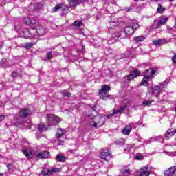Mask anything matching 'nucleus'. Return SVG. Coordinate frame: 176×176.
Returning <instances> with one entry per match:
<instances>
[{"label": "nucleus", "mask_w": 176, "mask_h": 176, "mask_svg": "<svg viewBox=\"0 0 176 176\" xmlns=\"http://www.w3.org/2000/svg\"><path fill=\"white\" fill-rule=\"evenodd\" d=\"M7 168L9 170H12V164H7Z\"/></svg>", "instance_id": "5fc2aeb1"}, {"label": "nucleus", "mask_w": 176, "mask_h": 176, "mask_svg": "<svg viewBox=\"0 0 176 176\" xmlns=\"http://www.w3.org/2000/svg\"><path fill=\"white\" fill-rule=\"evenodd\" d=\"M47 157H50V153L46 151H42L37 155L38 160L40 159H47Z\"/></svg>", "instance_id": "f8f14e48"}, {"label": "nucleus", "mask_w": 176, "mask_h": 176, "mask_svg": "<svg viewBox=\"0 0 176 176\" xmlns=\"http://www.w3.org/2000/svg\"><path fill=\"white\" fill-rule=\"evenodd\" d=\"M33 31H36L34 33L35 36H43V35L46 34V30L43 26L38 25L36 28H32Z\"/></svg>", "instance_id": "0eeeda50"}, {"label": "nucleus", "mask_w": 176, "mask_h": 176, "mask_svg": "<svg viewBox=\"0 0 176 176\" xmlns=\"http://www.w3.org/2000/svg\"><path fill=\"white\" fill-rule=\"evenodd\" d=\"M105 123V116L97 115L92 118L89 121V124L92 127H101Z\"/></svg>", "instance_id": "7ed1b4c3"}, {"label": "nucleus", "mask_w": 176, "mask_h": 176, "mask_svg": "<svg viewBox=\"0 0 176 176\" xmlns=\"http://www.w3.org/2000/svg\"><path fill=\"white\" fill-rule=\"evenodd\" d=\"M56 160L58 162H65V157L61 155V154H58L56 155Z\"/></svg>", "instance_id": "c85d7f7f"}, {"label": "nucleus", "mask_w": 176, "mask_h": 176, "mask_svg": "<svg viewBox=\"0 0 176 176\" xmlns=\"http://www.w3.org/2000/svg\"><path fill=\"white\" fill-rule=\"evenodd\" d=\"M0 176H3V173H0Z\"/></svg>", "instance_id": "13d9d810"}, {"label": "nucleus", "mask_w": 176, "mask_h": 176, "mask_svg": "<svg viewBox=\"0 0 176 176\" xmlns=\"http://www.w3.org/2000/svg\"><path fill=\"white\" fill-rule=\"evenodd\" d=\"M18 76H19V74H18L17 72H13L12 73V76L13 78H17Z\"/></svg>", "instance_id": "de8ad7c7"}, {"label": "nucleus", "mask_w": 176, "mask_h": 176, "mask_svg": "<svg viewBox=\"0 0 176 176\" xmlns=\"http://www.w3.org/2000/svg\"><path fill=\"white\" fill-rule=\"evenodd\" d=\"M167 21H168V18L167 17L161 18L155 25V28H159L160 27H162V25H164V24H166Z\"/></svg>", "instance_id": "f3484780"}, {"label": "nucleus", "mask_w": 176, "mask_h": 176, "mask_svg": "<svg viewBox=\"0 0 176 176\" xmlns=\"http://www.w3.org/2000/svg\"><path fill=\"white\" fill-rule=\"evenodd\" d=\"M60 10H62L63 14H67L69 10V6H65V3H61Z\"/></svg>", "instance_id": "412c9836"}, {"label": "nucleus", "mask_w": 176, "mask_h": 176, "mask_svg": "<svg viewBox=\"0 0 176 176\" xmlns=\"http://www.w3.org/2000/svg\"><path fill=\"white\" fill-rule=\"evenodd\" d=\"M48 60H51L53 57V52H47V54H46Z\"/></svg>", "instance_id": "37998d69"}, {"label": "nucleus", "mask_w": 176, "mask_h": 176, "mask_svg": "<svg viewBox=\"0 0 176 176\" xmlns=\"http://www.w3.org/2000/svg\"><path fill=\"white\" fill-rule=\"evenodd\" d=\"M149 79L150 78H147L146 76L144 74L142 81L140 82V86H148L149 85Z\"/></svg>", "instance_id": "5701e85b"}, {"label": "nucleus", "mask_w": 176, "mask_h": 176, "mask_svg": "<svg viewBox=\"0 0 176 176\" xmlns=\"http://www.w3.org/2000/svg\"><path fill=\"white\" fill-rule=\"evenodd\" d=\"M131 27L133 29V31L135 32L137 31L138 28H140V25L137 23H133Z\"/></svg>", "instance_id": "58836bf2"}, {"label": "nucleus", "mask_w": 176, "mask_h": 176, "mask_svg": "<svg viewBox=\"0 0 176 176\" xmlns=\"http://www.w3.org/2000/svg\"><path fill=\"white\" fill-rule=\"evenodd\" d=\"M142 104L143 105H145V106H149L151 105V104H152V102L151 100H144L143 101Z\"/></svg>", "instance_id": "c03bdc74"}, {"label": "nucleus", "mask_w": 176, "mask_h": 176, "mask_svg": "<svg viewBox=\"0 0 176 176\" xmlns=\"http://www.w3.org/2000/svg\"><path fill=\"white\" fill-rule=\"evenodd\" d=\"M1 66L3 67V68H10V67H12V64H10V62L8 61V59L3 58Z\"/></svg>", "instance_id": "aec40b11"}, {"label": "nucleus", "mask_w": 176, "mask_h": 176, "mask_svg": "<svg viewBox=\"0 0 176 176\" xmlns=\"http://www.w3.org/2000/svg\"><path fill=\"white\" fill-rule=\"evenodd\" d=\"M116 145H123V142H120L119 140L116 141Z\"/></svg>", "instance_id": "3c124183"}, {"label": "nucleus", "mask_w": 176, "mask_h": 176, "mask_svg": "<svg viewBox=\"0 0 176 176\" xmlns=\"http://www.w3.org/2000/svg\"><path fill=\"white\" fill-rule=\"evenodd\" d=\"M148 94L151 96H153V97H159L160 96L161 93V89L160 87L156 85L152 87H148Z\"/></svg>", "instance_id": "423d86ee"}, {"label": "nucleus", "mask_w": 176, "mask_h": 176, "mask_svg": "<svg viewBox=\"0 0 176 176\" xmlns=\"http://www.w3.org/2000/svg\"><path fill=\"white\" fill-rule=\"evenodd\" d=\"M101 159L103 160H111V158L112 157V155L108 152L103 151L101 153Z\"/></svg>", "instance_id": "a211bd4d"}, {"label": "nucleus", "mask_w": 176, "mask_h": 176, "mask_svg": "<svg viewBox=\"0 0 176 176\" xmlns=\"http://www.w3.org/2000/svg\"><path fill=\"white\" fill-rule=\"evenodd\" d=\"M153 42L154 45H155V46H159V45H164V43H166V40L160 39V40L153 41Z\"/></svg>", "instance_id": "a878e982"}, {"label": "nucleus", "mask_w": 176, "mask_h": 176, "mask_svg": "<svg viewBox=\"0 0 176 176\" xmlns=\"http://www.w3.org/2000/svg\"><path fill=\"white\" fill-rule=\"evenodd\" d=\"M143 157H144L142 155H136L137 160H142Z\"/></svg>", "instance_id": "49530a36"}, {"label": "nucleus", "mask_w": 176, "mask_h": 176, "mask_svg": "<svg viewBox=\"0 0 176 176\" xmlns=\"http://www.w3.org/2000/svg\"><path fill=\"white\" fill-rule=\"evenodd\" d=\"M34 45H35V43H32V42L26 43L24 45V48L25 49H31L32 47V46H34Z\"/></svg>", "instance_id": "cd10ccee"}, {"label": "nucleus", "mask_w": 176, "mask_h": 176, "mask_svg": "<svg viewBox=\"0 0 176 176\" xmlns=\"http://www.w3.org/2000/svg\"><path fill=\"white\" fill-rule=\"evenodd\" d=\"M64 135V131L63 129H58V133L56 135V138H61Z\"/></svg>", "instance_id": "bb28decb"}, {"label": "nucleus", "mask_w": 176, "mask_h": 176, "mask_svg": "<svg viewBox=\"0 0 176 176\" xmlns=\"http://www.w3.org/2000/svg\"><path fill=\"white\" fill-rule=\"evenodd\" d=\"M126 108H127L126 105L122 106L120 108V109L114 110L113 111V113L109 114L107 116V118H111L113 115H118V113H120V114L124 113V110L126 109Z\"/></svg>", "instance_id": "9b49d317"}, {"label": "nucleus", "mask_w": 176, "mask_h": 176, "mask_svg": "<svg viewBox=\"0 0 176 176\" xmlns=\"http://www.w3.org/2000/svg\"><path fill=\"white\" fill-rule=\"evenodd\" d=\"M43 130H47V128L45 129V125L44 124H39L38 125V131L40 133L43 132Z\"/></svg>", "instance_id": "a19ab883"}, {"label": "nucleus", "mask_w": 176, "mask_h": 176, "mask_svg": "<svg viewBox=\"0 0 176 176\" xmlns=\"http://www.w3.org/2000/svg\"><path fill=\"white\" fill-rule=\"evenodd\" d=\"M134 32V29L132 26H126L124 32L114 34L112 36V38L114 41H120V39L126 38V35H133Z\"/></svg>", "instance_id": "f257e3e1"}, {"label": "nucleus", "mask_w": 176, "mask_h": 176, "mask_svg": "<svg viewBox=\"0 0 176 176\" xmlns=\"http://www.w3.org/2000/svg\"><path fill=\"white\" fill-rule=\"evenodd\" d=\"M167 155H169V156H175V152H169Z\"/></svg>", "instance_id": "864d4df0"}, {"label": "nucleus", "mask_w": 176, "mask_h": 176, "mask_svg": "<svg viewBox=\"0 0 176 176\" xmlns=\"http://www.w3.org/2000/svg\"><path fill=\"white\" fill-rule=\"evenodd\" d=\"M58 171V168H45L43 169L41 173H40V176H49L50 174H53L54 173H57Z\"/></svg>", "instance_id": "6e6552de"}, {"label": "nucleus", "mask_w": 176, "mask_h": 176, "mask_svg": "<svg viewBox=\"0 0 176 176\" xmlns=\"http://www.w3.org/2000/svg\"><path fill=\"white\" fill-rule=\"evenodd\" d=\"M154 2H156V1H157L158 0H153Z\"/></svg>", "instance_id": "bf43d9fd"}, {"label": "nucleus", "mask_w": 176, "mask_h": 176, "mask_svg": "<svg viewBox=\"0 0 176 176\" xmlns=\"http://www.w3.org/2000/svg\"><path fill=\"white\" fill-rule=\"evenodd\" d=\"M34 8L35 10H39L42 8V3H36L34 4Z\"/></svg>", "instance_id": "c9c22d12"}, {"label": "nucleus", "mask_w": 176, "mask_h": 176, "mask_svg": "<svg viewBox=\"0 0 176 176\" xmlns=\"http://www.w3.org/2000/svg\"><path fill=\"white\" fill-rule=\"evenodd\" d=\"M156 69L155 68H150L144 72V75L147 77L149 78L150 79H153L155 78V75L156 74Z\"/></svg>", "instance_id": "1a4fd4ad"}, {"label": "nucleus", "mask_w": 176, "mask_h": 176, "mask_svg": "<svg viewBox=\"0 0 176 176\" xmlns=\"http://www.w3.org/2000/svg\"><path fill=\"white\" fill-rule=\"evenodd\" d=\"M3 119H5V115L1 114L0 115V123H1V122H2V120H3Z\"/></svg>", "instance_id": "8fccbe9b"}, {"label": "nucleus", "mask_w": 176, "mask_h": 176, "mask_svg": "<svg viewBox=\"0 0 176 176\" xmlns=\"http://www.w3.org/2000/svg\"><path fill=\"white\" fill-rule=\"evenodd\" d=\"M157 13H163L164 12V8L162 7V6H160L157 9Z\"/></svg>", "instance_id": "79ce46f5"}, {"label": "nucleus", "mask_w": 176, "mask_h": 176, "mask_svg": "<svg viewBox=\"0 0 176 176\" xmlns=\"http://www.w3.org/2000/svg\"><path fill=\"white\" fill-rule=\"evenodd\" d=\"M58 53V52H54L53 54H54V56H57Z\"/></svg>", "instance_id": "4d7b16f0"}, {"label": "nucleus", "mask_w": 176, "mask_h": 176, "mask_svg": "<svg viewBox=\"0 0 176 176\" xmlns=\"http://www.w3.org/2000/svg\"><path fill=\"white\" fill-rule=\"evenodd\" d=\"M73 25L74 27H80V25H83V23L79 20H77L74 22Z\"/></svg>", "instance_id": "f704fd0d"}, {"label": "nucleus", "mask_w": 176, "mask_h": 176, "mask_svg": "<svg viewBox=\"0 0 176 176\" xmlns=\"http://www.w3.org/2000/svg\"><path fill=\"white\" fill-rule=\"evenodd\" d=\"M61 9V3L57 4L55 7L53 8V13H56V12H58Z\"/></svg>", "instance_id": "2f4dec72"}, {"label": "nucleus", "mask_w": 176, "mask_h": 176, "mask_svg": "<svg viewBox=\"0 0 176 176\" xmlns=\"http://www.w3.org/2000/svg\"><path fill=\"white\" fill-rule=\"evenodd\" d=\"M140 74H141L140 70H134L133 72H131L127 76L128 80H131L132 79H134V78H137V76H139Z\"/></svg>", "instance_id": "4468645a"}, {"label": "nucleus", "mask_w": 176, "mask_h": 176, "mask_svg": "<svg viewBox=\"0 0 176 176\" xmlns=\"http://www.w3.org/2000/svg\"><path fill=\"white\" fill-rule=\"evenodd\" d=\"M134 41L136 43H138V42H142L143 41H145V36H138L134 38Z\"/></svg>", "instance_id": "393cba45"}, {"label": "nucleus", "mask_w": 176, "mask_h": 176, "mask_svg": "<svg viewBox=\"0 0 176 176\" xmlns=\"http://www.w3.org/2000/svg\"><path fill=\"white\" fill-rule=\"evenodd\" d=\"M111 90V87H109L107 85H104L100 92H99V96L102 100H108L109 96L107 94L109 91Z\"/></svg>", "instance_id": "20e7f679"}, {"label": "nucleus", "mask_w": 176, "mask_h": 176, "mask_svg": "<svg viewBox=\"0 0 176 176\" xmlns=\"http://www.w3.org/2000/svg\"><path fill=\"white\" fill-rule=\"evenodd\" d=\"M162 140V136H158V137H154L151 138L149 140L148 142H153V141H160Z\"/></svg>", "instance_id": "72a5a7b5"}, {"label": "nucleus", "mask_w": 176, "mask_h": 176, "mask_svg": "<svg viewBox=\"0 0 176 176\" xmlns=\"http://www.w3.org/2000/svg\"><path fill=\"white\" fill-rule=\"evenodd\" d=\"M130 175V168L126 166L122 169V173L119 176H129Z\"/></svg>", "instance_id": "4be33fe9"}, {"label": "nucleus", "mask_w": 176, "mask_h": 176, "mask_svg": "<svg viewBox=\"0 0 176 176\" xmlns=\"http://www.w3.org/2000/svg\"><path fill=\"white\" fill-rule=\"evenodd\" d=\"M176 171V166L169 168L168 170L164 171L165 176L174 175Z\"/></svg>", "instance_id": "2eb2a0df"}, {"label": "nucleus", "mask_w": 176, "mask_h": 176, "mask_svg": "<svg viewBox=\"0 0 176 176\" xmlns=\"http://www.w3.org/2000/svg\"><path fill=\"white\" fill-rule=\"evenodd\" d=\"M7 127H12V126H14V122L12 120V119H8V122L6 124Z\"/></svg>", "instance_id": "c756f323"}, {"label": "nucleus", "mask_w": 176, "mask_h": 176, "mask_svg": "<svg viewBox=\"0 0 176 176\" xmlns=\"http://www.w3.org/2000/svg\"><path fill=\"white\" fill-rule=\"evenodd\" d=\"M64 144V141L61 140H58V145H63Z\"/></svg>", "instance_id": "6e6d98bb"}, {"label": "nucleus", "mask_w": 176, "mask_h": 176, "mask_svg": "<svg viewBox=\"0 0 176 176\" xmlns=\"http://www.w3.org/2000/svg\"><path fill=\"white\" fill-rule=\"evenodd\" d=\"M47 122L48 126H56L58 122H60V118L56 116V115L49 114L47 116Z\"/></svg>", "instance_id": "39448f33"}, {"label": "nucleus", "mask_w": 176, "mask_h": 176, "mask_svg": "<svg viewBox=\"0 0 176 176\" xmlns=\"http://www.w3.org/2000/svg\"><path fill=\"white\" fill-rule=\"evenodd\" d=\"M176 133V129H168L166 133H165V138H171L173 135H174Z\"/></svg>", "instance_id": "6ab92c4d"}, {"label": "nucleus", "mask_w": 176, "mask_h": 176, "mask_svg": "<svg viewBox=\"0 0 176 176\" xmlns=\"http://www.w3.org/2000/svg\"><path fill=\"white\" fill-rule=\"evenodd\" d=\"M28 115H31V110L28 109H22L19 113L14 117L15 123H17V124H22L23 119H25Z\"/></svg>", "instance_id": "f03ea898"}, {"label": "nucleus", "mask_w": 176, "mask_h": 176, "mask_svg": "<svg viewBox=\"0 0 176 176\" xmlns=\"http://www.w3.org/2000/svg\"><path fill=\"white\" fill-rule=\"evenodd\" d=\"M152 170V166H144L140 169V176H149L150 171Z\"/></svg>", "instance_id": "9d476101"}, {"label": "nucleus", "mask_w": 176, "mask_h": 176, "mask_svg": "<svg viewBox=\"0 0 176 176\" xmlns=\"http://www.w3.org/2000/svg\"><path fill=\"white\" fill-rule=\"evenodd\" d=\"M22 152L28 159H31V157H32V153L28 151V150L23 149L22 150Z\"/></svg>", "instance_id": "b1692460"}, {"label": "nucleus", "mask_w": 176, "mask_h": 176, "mask_svg": "<svg viewBox=\"0 0 176 176\" xmlns=\"http://www.w3.org/2000/svg\"><path fill=\"white\" fill-rule=\"evenodd\" d=\"M79 0H68L70 6H77Z\"/></svg>", "instance_id": "7c9ffc66"}, {"label": "nucleus", "mask_w": 176, "mask_h": 176, "mask_svg": "<svg viewBox=\"0 0 176 176\" xmlns=\"http://www.w3.org/2000/svg\"><path fill=\"white\" fill-rule=\"evenodd\" d=\"M126 148L127 151H130V149H131V148H133V145L127 144V145H126Z\"/></svg>", "instance_id": "09e8293b"}, {"label": "nucleus", "mask_w": 176, "mask_h": 176, "mask_svg": "<svg viewBox=\"0 0 176 176\" xmlns=\"http://www.w3.org/2000/svg\"><path fill=\"white\" fill-rule=\"evenodd\" d=\"M32 31H34V30H32V28H31L30 30H25V31L23 32V38H32V36H34V34H33Z\"/></svg>", "instance_id": "dca6fc26"}, {"label": "nucleus", "mask_w": 176, "mask_h": 176, "mask_svg": "<svg viewBox=\"0 0 176 176\" xmlns=\"http://www.w3.org/2000/svg\"><path fill=\"white\" fill-rule=\"evenodd\" d=\"M62 94L64 97H71V93L67 90L63 91Z\"/></svg>", "instance_id": "ea45409f"}, {"label": "nucleus", "mask_w": 176, "mask_h": 176, "mask_svg": "<svg viewBox=\"0 0 176 176\" xmlns=\"http://www.w3.org/2000/svg\"><path fill=\"white\" fill-rule=\"evenodd\" d=\"M23 23H25V24H28V25H31L32 24V21L31 19L26 18L23 20Z\"/></svg>", "instance_id": "4c0bfd02"}, {"label": "nucleus", "mask_w": 176, "mask_h": 176, "mask_svg": "<svg viewBox=\"0 0 176 176\" xmlns=\"http://www.w3.org/2000/svg\"><path fill=\"white\" fill-rule=\"evenodd\" d=\"M133 127H134V124L133 123L126 126L122 130L123 134H124V135H129Z\"/></svg>", "instance_id": "ddd939ff"}, {"label": "nucleus", "mask_w": 176, "mask_h": 176, "mask_svg": "<svg viewBox=\"0 0 176 176\" xmlns=\"http://www.w3.org/2000/svg\"><path fill=\"white\" fill-rule=\"evenodd\" d=\"M89 112H90L91 114H87V116H88V118H91V116H93V115H94V113H97V111H96V110L94 109V108H91L89 110Z\"/></svg>", "instance_id": "473e14b6"}, {"label": "nucleus", "mask_w": 176, "mask_h": 176, "mask_svg": "<svg viewBox=\"0 0 176 176\" xmlns=\"http://www.w3.org/2000/svg\"><path fill=\"white\" fill-rule=\"evenodd\" d=\"M157 86H159L160 89H161V91H162L167 86V82H162L161 84H160V85Z\"/></svg>", "instance_id": "e433bc0d"}, {"label": "nucleus", "mask_w": 176, "mask_h": 176, "mask_svg": "<svg viewBox=\"0 0 176 176\" xmlns=\"http://www.w3.org/2000/svg\"><path fill=\"white\" fill-rule=\"evenodd\" d=\"M110 24L111 25H113V27H109V28H111L112 30L116 27V23L112 21L110 22Z\"/></svg>", "instance_id": "a18cd8bd"}, {"label": "nucleus", "mask_w": 176, "mask_h": 176, "mask_svg": "<svg viewBox=\"0 0 176 176\" xmlns=\"http://www.w3.org/2000/svg\"><path fill=\"white\" fill-rule=\"evenodd\" d=\"M172 61H173V64H176V55H175V56L172 58Z\"/></svg>", "instance_id": "603ef678"}]
</instances>
